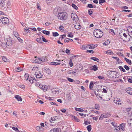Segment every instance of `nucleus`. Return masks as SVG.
Returning <instances> with one entry per match:
<instances>
[{"mask_svg":"<svg viewBox=\"0 0 132 132\" xmlns=\"http://www.w3.org/2000/svg\"><path fill=\"white\" fill-rule=\"evenodd\" d=\"M52 91L53 93L59 94V89L58 88H55L52 89Z\"/></svg>","mask_w":132,"mask_h":132,"instance_id":"obj_5","label":"nucleus"},{"mask_svg":"<svg viewBox=\"0 0 132 132\" xmlns=\"http://www.w3.org/2000/svg\"><path fill=\"white\" fill-rule=\"evenodd\" d=\"M75 28L77 30H79L81 28V26L79 23H76L75 26Z\"/></svg>","mask_w":132,"mask_h":132,"instance_id":"obj_13","label":"nucleus"},{"mask_svg":"<svg viewBox=\"0 0 132 132\" xmlns=\"http://www.w3.org/2000/svg\"><path fill=\"white\" fill-rule=\"evenodd\" d=\"M37 9L39 10H41V9L40 8V4L39 3H37L36 5Z\"/></svg>","mask_w":132,"mask_h":132,"instance_id":"obj_61","label":"nucleus"},{"mask_svg":"<svg viewBox=\"0 0 132 132\" xmlns=\"http://www.w3.org/2000/svg\"><path fill=\"white\" fill-rule=\"evenodd\" d=\"M75 110L77 111H78L80 112H84V110L82 109L78 108H75Z\"/></svg>","mask_w":132,"mask_h":132,"instance_id":"obj_27","label":"nucleus"},{"mask_svg":"<svg viewBox=\"0 0 132 132\" xmlns=\"http://www.w3.org/2000/svg\"><path fill=\"white\" fill-rule=\"evenodd\" d=\"M40 87V88L42 89L44 92L46 91L47 88V86L45 85H43L42 86L41 85Z\"/></svg>","mask_w":132,"mask_h":132,"instance_id":"obj_16","label":"nucleus"},{"mask_svg":"<svg viewBox=\"0 0 132 132\" xmlns=\"http://www.w3.org/2000/svg\"><path fill=\"white\" fill-rule=\"evenodd\" d=\"M118 68L121 71L123 72H125L126 70L125 69L123 68V67L121 66H119Z\"/></svg>","mask_w":132,"mask_h":132,"instance_id":"obj_33","label":"nucleus"},{"mask_svg":"<svg viewBox=\"0 0 132 132\" xmlns=\"http://www.w3.org/2000/svg\"><path fill=\"white\" fill-rule=\"evenodd\" d=\"M125 124L124 123H123L121 124L120 125V128L121 127H125Z\"/></svg>","mask_w":132,"mask_h":132,"instance_id":"obj_59","label":"nucleus"},{"mask_svg":"<svg viewBox=\"0 0 132 132\" xmlns=\"http://www.w3.org/2000/svg\"><path fill=\"white\" fill-rule=\"evenodd\" d=\"M12 128L13 130H14L15 131H18V128L16 127H12Z\"/></svg>","mask_w":132,"mask_h":132,"instance_id":"obj_55","label":"nucleus"},{"mask_svg":"<svg viewBox=\"0 0 132 132\" xmlns=\"http://www.w3.org/2000/svg\"><path fill=\"white\" fill-rule=\"evenodd\" d=\"M120 37L121 38V39L123 41H125V38H124L123 37V36H122L121 35H120Z\"/></svg>","mask_w":132,"mask_h":132,"instance_id":"obj_54","label":"nucleus"},{"mask_svg":"<svg viewBox=\"0 0 132 132\" xmlns=\"http://www.w3.org/2000/svg\"><path fill=\"white\" fill-rule=\"evenodd\" d=\"M6 0H0V4L2 6V8H3L5 5V3H6Z\"/></svg>","mask_w":132,"mask_h":132,"instance_id":"obj_14","label":"nucleus"},{"mask_svg":"<svg viewBox=\"0 0 132 132\" xmlns=\"http://www.w3.org/2000/svg\"><path fill=\"white\" fill-rule=\"evenodd\" d=\"M59 29L60 30L62 31H63L64 30V28L63 26H62L61 25L59 26Z\"/></svg>","mask_w":132,"mask_h":132,"instance_id":"obj_46","label":"nucleus"},{"mask_svg":"<svg viewBox=\"0 0 132 132\" xmlns=\"http://www.w3.org/2000/svg\"><path fill=\"white\" fill-rule=\"evenodd\" d=\"M69 64L70 67H72L73 66V63L71 59L70 60Z\"/></svg>","mask_w":132,"mask_h":132,"instance_id":"obj_52","label":"nucleus"},{"mask_svg":"<svg viewBox=\"0 0 132 132\" xmlns=\"http://www.w3.org/2000/svg\"><path fill=\"white\" fill-rule=\"evenodd\" d=\"M50 103L52 105H55L57 106H58V105L57 104H56V103L53 102H50Z\"/></svg>","mask_w":132,"mask_h":132,"instance_id":"obj_64","label":"nucleus"},{"mask_svg":"<svg viewBox=\"0 0 132 132\" xmlns=\"http://www.w3.org/2000/svg\"><path fill=\"white\" fill-rule=\"evenodd\" d=\"M68 37L72 38L73 37V35H72V34H68Z\"/></svg>","mask_w":132,"mask_h":132,"instance_id":"obj_60","label":"nucleus"},{"mask_svg":"<svg viewBox=\"0 0 132 132\" xmlns=\"http://www.w3.org/2000/svg\"><path fill=\"white\" fill-rule=\"evenodd\" d=\"M37 113L43 115H44L45 114V113L44 112H40V113H39L38 112H36V114Z\"/></svg>","mask_w":132,"mask_h":132,"instance_id":"obj_62","label":"nucleus"},{"mask_svg":"<svg viewBox=\"0 0 132 132\" xmlns=\"http://www.w3.org/2000/svg\"><path fill=\"white\" fill-rule=\"evenodd\" d=\"M5 43H3L1 44V46L3 48H4L7 47Z\"/></svg>","mask_w":132,"mask_h":132,"instance_id":"obj_48","label":"nucleus"},{"mask_svg":"<svg viewBox=\"0 0 132 132\" xmlns=\"http://www.w3.org/2000/svg\"><path fill=\"white\" fill-rule=\"evenodd\" d=\"M67 79L70 82H72L73 81V79H71L69 78H67Z\"/></svg>","mask_w":132,"mask_h":132,"instance_id":"obj_57","label":"nucleus"},{"mask_svg":"<svg viewBox=\"0 0 132 132\" xmlns=\"http://www.w3.org/2000/svg\"><path fill=\"white\" fill-rule=\"evenodd\" d=\"M42 32L43 34L47 35H49L50 34V31H48L43 30L42 31Z\"/></svg>","mask_w":132,"mask_h":132,"instance_id":"obj_21","label":"nucleus"},{"mask_svg":"<svg viewBox=\"0 0 132 132\" xmlns=\"http://www.w3.org/2000/svg\"><path fill=\"white\" fill-rule=\"evenodd\" d=\"M42 61V59L40 58H38V60H35V62L36 63H38Z\"/></svg>","mask_w":132,"mask_h":132,"instance_id":"obj_45","label":"nucleus"},{"mask_svg":"<svg viewBox=\"0 0 132 132\" xmlns=\"http://www.w3.org/2000/svg\"><path fill=\"white\" fill-rule=\"evenodd\" d=\"M106 54L109 55H112L113 54V53L112 51L110 50H108L106 51Z\"/></svg>","mask_w":132,"mask_h":132,"instance_id":"obj_28","label":"nucleus"},{"mask_svg":"<svg viewBox=\"0 0 132 132\" xmlns=\"http://www.w3.org/2000/svg\"><path fill=\"white\" fill-rule=\"evenodd\" d=\"M73 118L77 122H79L80 121V120L77 117H76L75 116H73Z\"/></svg>","mask_w":132,"mask_h":132,"instance_id":"obj_40","label":"nucleus"},{"mask_svg":"<svg viewBox=\"0 0 132 132\" xmlns=\"http://www.w3.org/2000/svg\"><path fill=\"white\" fill-rule=\"evenodd\" d=\"M46 71V72L47 74H49L51 73V71L49 69H44Z\"/></svg>","mask_w":132,"mask_h":132,"instance_id":"obj_30","label":"nucleus"},{"mask_svg":"<svg viewBox=\"0 0 132 132\" xmlns=\"http://www.w3.org/2000/svg\"><path fill=\"white\" fill-rule=\"evenodd\" d=\"M86 52H87V53L89 52V53H90L93 54L95 52L94 51L92 50H87L86 51Z\"/></svg>","mask_w":132,"mask_h":132,"instance_id":"obj_49","label":"nucleus"},{"mask_svg":"<svg viewBox=\"0 0 132 132\" xmlns=\"http://www.w3.org/2000/svg\"><path fill=\"white\" fill-rule=\"evenodd\" d=\"M68 14L65 12H62L58 14L57 17L59 19L61 20H65L68 18Z\"/></svg>","mask_w":132,"mask_h":132,"instance_id":"obj_1","label":"nucleus"},{"mask_svg":"<svg viewBox=\"0 0 132 132\" xmlns=\"http://www.w3.org/2000/svg\"><path fill=\"white\" fill-rule=\"evenodd\" d=\"M114 103L118 105H121V103L120 102L121 100L120 99L117 98V100H114Z\"/></svg>","mask_w":132,"mask_h":132,"instance_id":"obj_10","label":"nucleus"},{"mask_svg":"<svg viewBox=\"0 0 132 132\" xmlns=\"http://www.w3.org/2000/svg\"><path fill=\"white\" fill-rule=\"evenodd\" d=\"M123 36L125 37V39L126 40V41L127 42H129L130 41V38H128L129 37V36H128V35H127L126 34L124 33H123Z\"/></svg>","mask_w":132,"mask_h":132,"instance_id":"obj_12","label":"nucleus"},{"mask_svg":"<svg viewBox=\"0 0 132 132\" xmlns=\"http://www.w3.org/2000/svg\"><path fill=\"white\" fill-rule=\"evenodd\" d=\"M125 60L126 61V62L129 64V65H131L132 64V63L131 62V60H129L126 57H125Z\"/></svg>","mask_w":132,"mask_h":132,"instance_id":"obj_20","label":"nucleus"},{"mask_svg":"<svg viewBox=\"0 0 132 132\" xmlns=\"http://www.w3.org/2000/svg\"><path fill=\"white\" fill-rule=\"evenodd\" d=\"M68 73L70 74H74L76 73V72L75 71H74L71 70H70L69 72H68Z\"/></svg>","mask_w":132,"mask_h":132,"instance_id":"obj_58","label":"nucleus"},{"mask_svg":"<svg viewBox=\"0 0 132 132\" xmlns=\"http://www.w3.org/2000/svg\"><path fill=\"white\" fill-rule=\"evenodd\" d=\"M24 76L26 78V77H27V78L26 79V80H27L29 78V74L28 73H25V75H24Z\"/></svg>","mask_w":132,"mask_h":132,"instance_id":"obj_41","label":"nucleus"},{"mask_svg":"<svg viewBox=\"0 0 132 132\" xmlns=\"http://www.w3.org/2000/svg\"><path fill=\"white\" fill-rule=\"evenodd\" d=\"M71 6L74 9L76 10H77L78 9V7L74 4H72Z\"/></svg>","mask_w":132,"mask_h":132,"instance_id":"obj_31","label":"nucleus"},{"mask_svg":"<svg viewBox=\"0 0 132 132\" xmlns=\"http://www.w3.org/2000/svg\"><path fill=\"white\" fill-rule=\"evenodd\" d=\"M61 63H59L55 62H52L50 63V64L52 65H57L60 64Z\"/></svg>","mask_w":132,"mask_h":132,"instance_id":"obj_25","label":"nucleus"},{"mask_svg":"<svg viewBox=\"0 0 132 132\" xmlns=\"http://www.w3.org/2000/svg\"><path fill=\"white\" fill-rule=\"evenodd\" d=\"M3 60L5 62H7L9 60L7 59V58L5 56L3 57Z\"/></svg>","mask_w":132,"mask_h":132,"instance_id":"obj_42","label":"nucleus"},{"mask_svg":"<svg viewBox=\"0 0 132 132\" xmlns=\"http://www.w3.org/2000/svg\"><path fill=\"white\" fill-rule=\"evenodd\" d=\"M94 86L93 83L92 81H91L90 84L89 88L90 89H92V88Z\"/></svg>","mask_w":132,"mask_h":132,"instance_id":"obj_32","label":"nucleus"},{"mask_svg":"<svg viewBox=\"0 0 132 132\" xmlns=\"http://www.w3.org/2000/svg\"><path fill=\"white\" fill-rule=\"evenodd\" d=\"M111 115L109 113H106L103 114L102 115V117L103 118H106L109 117Z\"/></svg>","mask_w":132,"mask_h":132,"instance_id":"obj_15","label":"nucleus"},{"mask_svg":"<svg viewBox=\"0 0 132 132\" xmlns=\"http://www.w3.org/2000/svg\"><path fill=\"white\" fill-rule=\"evenodd\" d=\"M126 92L130 95H132V88H128L126 89Z\"/></svg>","mask_w":132,"mask_h":132,"instance_id":"obj_8","label":"nucleus"},{"mask_svg":"<svg viewBox=\"0 0 132 132\" xmlns=\"http://www.w3.org/2000/svg\"><path fill=\"white\" fill-rule=\"evenodd\" d=\"M36 41L40 43H41V44H43L44 43L42 41L41 38L40 37L37 38L36 39Z\"/></svg>","mask_w":132,"mask_h":132,"instance_id":"obj_24","label":"nucleus"},{"mask_svg":"<svg viewBox=\"0 0 132 132\" xmlns=\"http://www.w3.org/2000/svg\"><path fill=\"white\" fill-rule=\"evenodd\" d=\"M89 45H84L81 46L80 48L82 50H85L87 48H88Z\"/></svg>","mask_w":132,"mask_h":132,"instance_id":"obj_18","label":"nucleus"},{"mask_svg":"<svg viewBox=\"0 0 132 132\" xmlns=\"http://www.w3.org/2000/svg\"><path fill=\"white\" fill-rule=\"evenodd\" d=\"M36 129L38 131L40 132H43L44 131V129L42 127L40 126H37L36 127Z\"/></svg>","mask_w":132,"mask_h":132,"instance_id":"obj_6","label":"nucleus"},{"mask_svg":"<svg viewBox=\"0 0 132 132\" xmlns=\"http://www.w3.org/2000/svg\"><path fill=\"white\" fill-rule=\"evenodd\" d=\"M90 59H91L92 60L94 61H97L98 62H99V59L97 58L94 57H92L90 58Z\"/></svg>","mask_w":132,"mask_h":132,"instance_id":"obj_23","label":"nucleus"},{"mask_svg":"<svg viewBox=\"0 0 132 132\" xmlns=\"http://www.w3.org/2000/svg\"><path fill=\"white\" fill-rule=\"evenodd\" d=\"M95 109L99 110V105L98 104H96L95 105Z\"/></svg>","mask_w":132,"mask_h":132,"instance_id":"obj_44","label":"nucleus"},{"mask_svg":"<svg viewBox=\"0 0 132 132\" xmlns=\"http://www.w3.org/2000/svg\"><path fill=\"white\" fill-rule=\"evenodd\" d=\"M112 58L114 59L117 61H119V59L117 57L113 56L112 57Z\"/></svg>","mask_w":132,"mask_h":132,"instance_id":"obj_63","label":"nucleus"},{"mask_svg":"<svg viewBox=\"0 0 132 132\" xmlns=\"http://www.w3.org/2000/svg\"><path fill=\"white\" fill-rule=\"evenodd\" d=\"M74 15L75 16H73V17L72 16L71 18H72V19H73V20L75 21L76 19V17L77 18H78V17L77 16V15L76 14H75V15Z\"/></svg>","mask_w":132,"mask_h":132,"instance_id":"obj_38","label":"nucleus"},{"mask_svg":"<svg viewBox=\"0 0 132 132\" xmlns=\"http://www.w3.org/2000/svg\"><path fill=\"white\" fill-rule=\"evenodd\" d=\"M116 128V129L115 132H119V130L120 129V126H119L118 127H117V126Z\"/></svg>","mask_w":132,"mask_h":132,"instance_id":"obj_43","label":"nucleus"},{"mask_svg":"<svg viewBox=\"0 0 132 132\" xmlns=\"http://www.w3.org/2000/svg\"><path fill=\"white\" fill-rule=\"evenodd\" d=\"M105 2V0H99V3L100 4H101L102 3H104Z\"/></svg>","mask_w":132,"mask_h":132,"instance_id":"obj_56","label":"nucleus"},{"mask_svg":"<svg viewBox=\"0 0 132 132\" xmlns=\"http://www.w3.org/2000/svg\"><path fill=\"white\" fill-rule=\"evenodd\" d=\"M67 97L68 99V100H70L72 99V97L71 95L70 94H68V95Z\"/></svg>","mask_w":132,"mask_h":132,"instance_id":"obj_53","label":"nucleus"},{"mask_svg":"<svg viewBox=\"0 0 132 132\" xmlns=\"http://www.w3.org/2000/svg\"><path fill=\"white\" fill-rule=\"evenodd\" d=\"M50 132H59V130L57 128H54L52 129Z\"/></svg>","mask_w":132,"mask_h":132,"instance_id":"obj_19","label":"nucleus"},{"mask_svg":"<svg viewBox=\"0 0 132 132\" xmlns=\"http://www.w3.org/2000/svg\"><path fill=\"white\" fill-rule=\"evenodd\" d=\"M87 128L88 131L89 132L91 130V125H89L87 127Z\"/></svg>","mask_w":132,"mask_h":132,"instance_id":"obj_36","label":"nucleus"},{"mask_svg":"<svg viewBox=\"0 0 132 132\" xmlns=\"http://www.w3.org/2000/svg\"><path fill=\"white\" fill-rule=\"evenodd\" d=\"M93 33L95 37L97 38H100L103 35V32L100 29H97L95 30Z\"/></svg>","mask_w":132,"mask_h":132,"instance_id":"obj_2","label":"nucleus"},{"mask_svg":"<svg viewBox=\"0 0 132 132\" xmlns=\"http://www.w3.org/2000/svg\"><path fill=\"white\" fill-rule=\"evenodd\" d=\"M42 38L43 41L45 42H47L48 41L43 36H42Z\"/></svg>","mask_w":132,"mask_h":132,"instance_id":"obj_47","label":"nucleus"},{"mask_svg":"<svg viewBox=\"0 0 132 132\" xmlns=\"http://www.w3.org/2000/svg\"><path fill=\"white\" fill-rule=\"evenodd\" d=\"M87 7H88L89 8H93L94 7V5L92 4H88L87 5Z\"/></svg>","mask_w":132,"mask_h":132,"instance_id":"obj_35","label":"nucleus"},{"mask_svg":"<svg viewBox=\"0 0 132 132\" xmlns=\"http://www.w3.org/2000/svg\"><path fill=\"white\" fill-rule=\"evenodd\" d=\"M56 120L54 117H51V119L50 120V122L52 123L54 122V121H55Z\"/></svg>","mask_w":132,"mask_h":132,"instance_id":"obj_22","label":"nucleus"},{"mask_svg":"<svg viewBox=\"0 0 132 132\" xmlns=\"http://www.w3.org/2000/svg\"><path fill=\"white\" fill-rule=\"evenodd\" d=\"M6 5H5L3 9L4 10H6L7 9H9L11 5V2L10 1H6Z\"/></svg>","mask_w":132,"mask_h":132,"instance_id":"obj_4","label":"nucleus"},{"mask_svg":"<svg viewBox=\"0 0 132 132\" xmlns=\"http://www.w3.org/2000/svg\"><path fill=\"white\" fill-rule=\"evenodd\" d=\"M6 45L9 46H11L12 45V41L10 39L6 41Z\"/></svg>","mask_w":132,"mask_h":132,"instance_id":"obj_7","label":"nucleus"},{"mask_svg":"<svg viewBox=\"0 0 132 132\" xmlns=\"http://www.w3.org/2000/svg\"><path fill=\"white\" fill-rule=\"evenodd\" d=\"M18 35H17V36H15L17 38L19 42H23V40L21 39L18 36Z\"/></svg>","mask_w":132,"mask_h":132,"instance_id":"obj_34","label":"nucleus"},{"mask_svg":"<svg viewBox=\"0 0 132 132\" xmlns=\"http://www.w3.org/2000/svg\"><path fill=\"white\" fill-rule=\"evenodd\" d=\"M92 10H93V9H89L88 10V14L90 15H91L93 13V11Z\"/></svg>","mask_w":132,"mask_h":132,"instance_id":"obj_37","label":"nucleus"},{"mask_svg":"<svg viewBox=\"0 0 132 132\" xmlns=\"http://www.w3.org/2000/svg\"><path fill=\"white\" fill-rule=\"evenodd\" d=\"M0 20L3 24H7L9 22V20L8 18L3 16L1 17Z\"/></svg>","mask_w":132,"mask_h":132,"instance_id":"obj_3","label":"nucleus"},{"mask_svg":"<svg viewBox=\"0 0 132 132\" xmlns=\"http://www.w3.org/2000/svg\"><path fill=\"white\" fill-rule=\"evenodd\" d=\"M89 68L90 70H93L94 71H96L98 70L97 66L95 65L92 67H90Z\"/></svg>","mask_w":132,"mask_h":132,"instance_id":"obj_11","label":"nucleus"},{"mask_svg":"<svg viewBox=\"0 0 132 132\" xmlns=\"http://www.w3.org/2000/svg\"><path fill=\"white\" fill-rule=\"evenodd\" d=\"M29 80L30 81V82L31 83H32L33 82V81H32L31 82V81H32L33 80H35V78L33 77H31V79H30L29 78Z\"/></svg>","mask_w":132,"mask_h":132,"instance_id":"obj_51","label":"nucleus"},{"mask_svg":"<svg viewBox=\"0 0 132 132\" xmlns=\"http://www.w3.org/2000/svg\"><path fill=\"white\" fill-rule=\"evenodd\" d=\"M59 34L57 32H55L53 33V35L54 37L57 36L59 35Z\"/></svg>","mask_w":132,"mask_h":132,"instance_id":"obj_39","label":"nucleus"},{"mask_svg":"<svg viewBox=\"0 0 132 132\" xmlns=\"http://www.w3.org/2000/svg\"><path fill=\"white\" fill-rule=\"evenodd\" d=\"M115 72V71H110L109 73L110 75H111L112 77H114V72Z\"/></svg>","mask_w":132,"mask_h":132,"instance_id":"obj_26","label":"nucleus"},{"mask_svg":"<svg viewBox=\"0 0 132 132\" xmlns=\"http://www.w3.org/2000/svg\"><path fill=\"white\" fill-rule=\"evenodd\" d=\"M15 98L18 101H22V99L21 97L19 95H16L15 96Z\"/></svg>","mask_w":132,"mask_h":132,"instance_id":"obj_17","label":"nucleus"},{"mask_svg":"<svg viewBox=\"0 0 132 132\" xmlns=\"http://www.w3.org/2000/svg\"><path fill=\"white\" fill-rule=\"evenodd\" d=\"M125 68L127 70H129L130 68L128 66L125 65L124 66Z\"/></svg>","mask_w":132,"mask_h":132,"instance_id":"obj_50","label":"nucleus"},{"mask_svg":"<svg viewBox=\"0 0 132 132\" xmlns=\"http://www.w3.org/2000/svg\"><path fill=\"white\" fill-rule=\"evenodd\" d=\"M35 75L36 77L38 78H42L43 76L42 74L40 73H38L37 72H35Z\"/></svg>","mask_w":132,"mask_h":132,"instance_id":"obj_9","label":"nucleus"},{"mask_svg":"<svg viewBox=\"0 0 132 132\" xmlns=\"http://www.w3.org/2000/svg\"><path fill=\"white\" fill-rule=\"evenodd\" d=\"M92 45H89V47H88V48L90 49H93L95 48V45H94L93 44H92Z\"/></svg>","mask_w":132,"mask_h":132,"instance_id":"obj_29","label":"nucleus"}]
</instances>
